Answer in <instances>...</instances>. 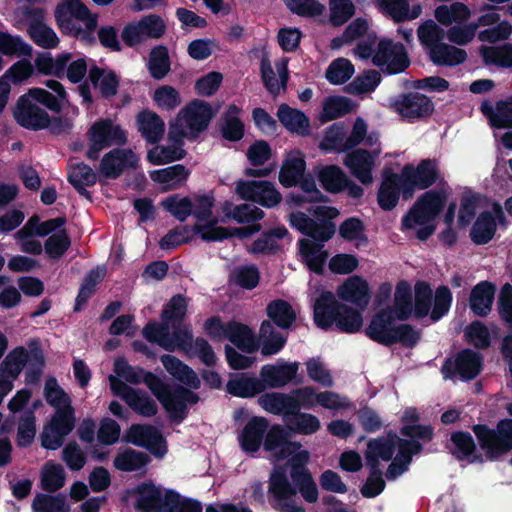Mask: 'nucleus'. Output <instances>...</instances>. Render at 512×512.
I'll use <instances>...</instances> for the list:
<instances>
[{
  "mask_svg": "<svg viewBox=\"0 0 512 512\" xmlns=\"http://www.w3.org/2000/svg\"><path fill=\"white\" fill-rule=\"evenodd\" d=\"M289 481L284 467H276L269 477L268 491L277 502L275 509L281 512H305V509L297 505L292 498L299 492L308 503L318 500V488L312 474L300 476Z\"/></svg>",
  "mask_w": 512,
  "mask_h": 512,
  "instance_id": "nucleus-1",
  "label": "nucleus"
},
{
  "mask_svg": "<svg viewBox=\"0 0 512 512\" xmlns=\"http://www.w3.org/2000/svg\"><path fill=\"white\" fill-rule=\"evenodd\" d=\"M314 322L317 327L328 330L333 325L342 333L354 334L363 325L362 313L336 300L332 292H323L314 303Z\"/></svg>",
  "mask_w": 512,
  "mask_h": 512,
  "instance_id": "nucleus-2",
  "label": "nucleus"
},
{
  "mask_svg": "<svg viewBox=\"0 0 512 512\" xmlns=\"http://www.w3.org/2000/svg\"><path fill=\"white\" fill-rule=\"evenodd\" d=\"M153 396L159 401L171 424L180 425L189 416L190 407L196 405L200 396L195 389L177 383H159Z\"/></svg>",
  "mask_w": 512,
  "mask_h": 512,
  "instance_id": "nucleus-3",
  "label": "nucleus"
},
{
  "mask_svg": "<svg viewBox=\"0 0 512 512\" xmlns=\"http://www.w3.org/2000/svg\"><path fill=\"white\" fill-rule=\"evenodd\" d=\"M472 431L488 460H498L512 451V418L499 420L496 428H490L487 424H475Z\"/></svg>",
  "mask_w": 512,
  "mask_h": 512,
  "instance_id": "nucleus-4",
  "label": "nucleus"
},
{
  "mask_svg": "<svg viewBox=\"0 0 512 512\" xmlns=\"http://www.w3.org/2000/svg\"><path fill=\"white\" fill-rule=\"evenodd\" d=\"M447 193L443 189H431L420 195L409 211L402 217V230L413 229L434 221L444 209Z\"/></svg>",
  "mask_w": 512,
  "mask_h": 512,
  "instance_id": "nucleus-5",
  "label": "nucleus"
},
{
  "mask_svg": "<svg viewBox=\"0 0 512 512\" xmlns=\"http://www.w3.org/2000/svg\"><path fill=\"white\" fill-rule=\"evenodd\" d=\"M86 136L89 141V148L85 156L91 161L98 160L103 149L113 145L121 146L127 142L125 131L119 125H115L109 118L96 120L88 129Z\"/></svg>",
  "mask_w": 512,
  "mask_h": 512,
  "instance_id": "nucleus-6",
  "label": "nucleus"
},
{
  "mask_svg": "<svg viewBox=\"0 0 512 512\" xmlns=\"http://www.w3.org/2000/svg\"><path fill=\"white\" fill-rule=\"evenodd\" d=\"M167 30L164 19L154 13L142 16L138 21L127 23L121 32L123 43L130 48L144 43L148 39L158 40Z\"/></svg>",
  "mask_w": 512,
  "mask_h": 512,
  "instance_id": "nucleus-7",
  "label": "nucleus"
},
{
  "mask_svg": "<svg viewBox=\"0 0 512 512\" xmlns=\"http://www.w3.org/2000/svg\"><path fill=\"white\" fill-rule=\"evenodd\" d=\"M372 63L386 75L403 73L411 64L406 47L389 38L379 40Z\"/></svg>",
  "mask_w": 512,
  "mask_h": 512,
  "instance_id": "nucleus-8",
  "label": "nucleus"
},
{
  "mask_svg": "<svg viewBox=\"0 0 512 512\" xmlns=\"http://www.w3.org/2000/svg\"><path fill=\"white\" fill-rule=\"evenodd\" d=\"M390 108L408 123L426 119L435 110L431 98L417 91L394 96L390 99Z\"/></svg>",
  "mask_w": 512,
  "mask_h": 512,
  "instance_id": "nucleus-9",
  "label": "nucleus"
},
{
  "mask_svg": "<svg viewBox=\"0 0 512 512\" xmlns=\"http://www.w3.org/2000/svg\"><path fill=\"white\" fill-rule=\"evenodd\" d=\"M399 174L404 180L405 200H410L417 189L426 190L430 188L440 177L436 160L429 158L422 159L417 166L413 164L404 165Z\"/></svg>",
  "mask_w": 512,
  "mask_h": 512,
  "instance_id": "nucleus-10",
  "label": "nucleus"
},
{
  "mask_svg": "<svg viewBox=\"0 0 512 512\" xmlns=\"http://www.w3.org/2000/svg\"><path fill=\"white\" fill-rule=\"evenodd\" d=\"M483 368V356L472 349L460 350L454 358H446L441 367L444 379L458 376L462 381L475 379Z\"/></svg>",
  "mask_w": 512,
  "mask_h": 512,
  "instance_id": "nucleus-11",
  "label": "nucleus"
},
{
  "mask_svg": "<svg viewBox=\"0 0 512 512\" xmlns=\"http://www.w3.org/2000/svg\"><path fill=\"white\" fill-rule=\"evenodd\" d=\"M75 422V411L72 406L57 409L40 435L41 446L47 450L60 448L65 437L75 428Z\"/></svg>",
  "mask_w": 512,
  "mask_h": 512,
  "instance_id": "nucleus-12",
  "label": "nucleus"
},
{
  "mask_svg": "<svg viewBox=\"0 0 512 512\" xmlns=\"http://www.w3.org/2000/svg\"><path fill=\"white\" fill-rule=\"evenodd\" d=\"M321 187L332 194L345 192L351 199L358 200L363 197L364 189L351 180L337 165H323L316 171Z\"/></svg>",
  "mask_w": 512,
  "mask_h": 512,
  "instance_id": "nucleus-13",
  "label": "nucleus"
},
{
  "mask_svg": "<svg viewBox=\"0 0 512 512\" xmlns=\"http://www.w3.org/2000/svg\"><path fill=\"white\" fill-rule=\"evenodd\" d=\"M171 337L176 345V349L187 354L192 352L208 367L216 364L217 357L212 346L203 337H197L194 340L189 326H184L183 328L180 325L173 326Z\"/></svg>",
  "mask_w": 512,
  "mask_h": 512,
  "instance_id": "nucleus-14",
  "label": "nucleus"
},
{
  "mask_svg": "<svg viewBox=\"0 0 512 512\" xmlns=\"http://www.w3.org/2000/svg\"><path fill=\"white\" fill-rule=\"evenodd\" d=\"M214 115L215 111L210 103L194 99L180 110L178 119L184 122L190 138L198 139L207 130Z\"/></svg>",
  "mask_w": 512,
  "mask_h": 512,
  "instance_id": "nucleus-15",
  "label": "nucleus"
},
{
  "mask_svg": "<svg viewBox=\"0 0 512 512\" xmlns=\"http://www.w3.org/2000/svg\"><path fill=\"white\" fill-rule=\"evenodd\" d=\"M123 441L146 448L158 458H162L167 452L166 442L161 432L149 424H132L126 431Z\"/></svg>",
  "mask_w": 512,
  "mask_h": 512,
  "instance_id": "nucleus-16",
  "label": "nucleus"
},
{
  "mask_svg": "<svg viewBox=\"0 0 512 512\" xmlns=\"http://www.w3.org/2000/svg\"><path fill=\"white\" fill-rule=\"evenodd\" d=\"M13 117L18 125L31 131L46 129L50 123V115L24 94L13 108Z\"/></svg>",
  "mask_w": 512,
  "mask_h": 512,
  "instance_id": "nucleus-17",
  "label": "nucleus"
},
{
  "mask_svg": "<svg viewBox=\"0 0 512 512\" xmlns=\"http://www.w3.org/2000/svg\"><path fill=\"white\" fill-rule=\"evenodd\" d=\"M309 212L314 217V223L309 226L306 236L311 238V241L325 246V243L332 239L336 232V225L332 220L340 212L336 207L321 205L309 209Z\"/></svg>",
  "mask_w": 512,
  "mask_h": 512,
  "instance_id": "nucleus-18",
  "label": "nucleus"
},
{
  "mask_svg": "<svg viewBox=\"0 0 512 512\" xmlns=\"http://www.w3.org/2000/svg\"><path fill=\"white\" fill-rule=\"evenodd\" d=\"M445 448L457 461L483 463V454L477 449L473 436L467 431H454L450 434Z\"/></svg>",
  "mask_w": 512,
  "mask_h": 512,
  "instance_id": "nucleus-19",
  "label": "nucleus"
},
{
  "mask_svg": "<svg viewBox=\"0 0 512 512\" xmlns=\"http://www.w3.org/2000/svg\"><path fill=\"white\" fill-rule=\"evenodd\" d=\"M269 420L263 416H252L238 435L239 445L245 453H257L264 442Z\"/></svg>",
  "mask_w": 512,
  "mask_h": 512,
  "instance_id": "nucleus-20",
  "label": "nucleus"
},
{
  "mask_svg": "<svg viewBox=\"0 0 512 512\" xmlns=\"http://www.w3.org/2000/svg\"><path fill=\"white\" fill-rule=\"evenodd\" d=\"M138 159L131 149L115 148L101 159L99 173L107 179H117L125 168H136Z\"/></svg>",
  "mask_w": 512,
  "mask_h": 512,
  "instance_id": "nucleus-21",
  "label": "nucleus"
},
{
  "mask_svg": "<svg viewBox=\"0 0 512 512\" xmlns=\"http://www.w3.org/2000/svg\"><path fill=\"white\" fill-rule=\"evenodd\" d=\"M400 196L405 200L404 180L398 173L385 172L377 192L379 207L384 211H391L397 206Z\"/></svg>",
  "mask_w": 512,
  "mask_h": 512,
  "instance_id": "nucleus-22",
  "label": "nucleus"
},
{
  "mask_svg": "<svg viewBox=\"0 0 512 512\" xmlns=\"http://www.w3.org/2000/svg\"><path fill=\"white\" fill-rule=\"evenodd\" d=\"M343 164L363 185L372 183V169L375 164V158L370 151L363 148L352 150L346 153Z\"/></svg>",
  "mask_w": 512,
  "mask_h": 512,
  "instance_id": "nucleus-23",
  "label": "nucleus"
},
{
  "mask_svg": "<svg viewBox=\"0 0 512 512\" xmlns=\"http://www.w3.org/2000/svg\"><path fill=\"white\" fill-rule=\"evenodd\" d=\"M138 497L134 502L137 512H162L163 493L151 480L139 483L132 490Z\"/></svg>",
  "mask_w": 512,
  "mask_h": 512,
  "instance_id": "nucleus-24",
  "label": "nucleus"
},
{
  "mask_svg": "<svg viewBox=\"0 0 512 512\" xmlns=\"http://www.w3.org/2000/svg\"><path fill=\"white\" fill-rule=\"evenodd\" d=\"M258 403L266 412L281 416L284 423L299 408L291 392H267L259 397Z\"/></svg>",
  "mask_w": 512,
  "mask_h": 512,
  "instance_id": "nucleus-25",
  "label": "nucleus"
},
{
  "mask_svg": "<svg viewBox=\"0 0 512 512\" xmlns=\"http://www.w3.org/2000/svg\"><path fill=\"white\" fill-rule=\"evenodd\" d=\"M299 363L266 364L261 367L260 377L267 388H282L296 378Z\"/></svg>",
  "mask_w": 512,
  "mask_h": 512,
  "instance_id": "nucleus-26",
  "label": "nucleus"
},
{
  "mask_svg": "<svg viewBox=\"0 0 512 512\" xmlns=\"http://www.w3.org/2000/svg\"><path fill=\"white\" fill-rule=\"evenodd\" d=\"M393 434L390 431L387 437H377L371 439L367 443V449L364 453L367 468H380V460L390 461L395 453V441Z\"/></svg>",
  "mask_w": 512,
  "mask_h": 512,
  "instance_id": "nucleus-27",
  "label": "nucleus"
},
{
  "mask_svg": "<svg viewBox=\"0 0 512 512\" xmlns=\"http://www.w3.org/2000/svg\"><path fill=\"white\" fill-rule=\"evenodd\" d=\"M266 390V385L255 376L246 372L234 373L226 384V392L239 398H252Z\"/></svg>",
  "mask_w": 512,
  "mask_h": 512,
  "instance_id": "nucleus-28",
  "label": "nucleus"
},
{
  "mask_svg": "<svg viewBox=\"0 0 512 512\" xmlns=\"http://www.w3.org/2000/svg\"><path fill=\"white\" fill-rule=\"evenodd\" d=\"M276 115L288 132L301 137H307L311 134L310 120L303 111L282 103L279 105Z\"/></svg>",
  "mask_w": 512,
  "mask_h": 512,
  "instance_id": "nucleus-29",
  "label": "nucleus"
},
{
  "mask_svg": "<svg viewBox=\"0 0 512 512\" xmlns=\"http://www.w3.org/2000/svg\"><path fill=\"white\" fill-rule=\"evenodd\" d=\"M299 254L306 267L317 275L324 273V267L329 253L325 250L323 244H318L310 239L302 238L298 240Z\"/></svg>",
  "mask_w": 512,
  "mask_h": 512,
  "instance_id": "nucleus-30",
  "label": "nucleus"
},
{
  "mask_svg": "<svg viewBox=\"0 0 512 512\" xmlns=\"http://www.w3.org/2000/svg\"><path fill=\"white\" fill-rule=\"evenodd\" d=\"M496 286L487 280L478 282L471 290L469 307L479 317H486L492 310Z\"/></svg>",
  "mask_w": 512,
  "mask_h": 512,
  "instance_id": "nucleus-31",
  "label": "nucleus"
},
{
  "mask_svg": "<svg viewBox=\"0 0 512 512\" xmlns=\"http://www.w3.org/2000/svg\"><path fill=\"white\" fill-rule=\"evenodd\" d=\"M160 361L166 371L179 382L178 384L191 389H199L201 387V380L197 373L176 356L164 354L160 357Z\"/></svg>",
  "mask_w": 512,
  "mask_h": 512,
  "instance_id": "nucleus-32",
  "label": "nucleus"
},
{
  "mask_svg": "<svg viewBox=\"0 0 512 512\" xmlns=\"http://www.w3.org/2000/svg\"><path fill=\"white\" fill-rule=\"evenodd\" d=\"M393 323L392 311L383 309L373 315L369 325L365 328V335L381 345L389 346L394 328Z\"/></svg>",
  "mask_w": 512,
  "mask_h": 512,
  "instance_id": "nucleus-33",
  "label": "nucleus"
},
{
  "mask_svg": "<svg viewBox=\"0 0 512 512\" xmlns=\"http://www.w3.org/2000/svg\"><path fill=\"white\" fill-rule=\"evenodd\" d=\"M226 339L247 354H252L259 349V342L255 339L252 329L235 320L227 322Z\"/></svg>",
  "mask_w": 512,
  "mask_h": 512,
  "instance_id": "nucleus-34",
  "label": "nucleus"
},
{
  "mask_svg": "<svg viewBox=\"0 0 512 512\" xmlns=\"http://www.w3.org/2000/svg\"><path fill=\"white\" fill-rule=\"evenodd\" d=\"M340 299L353 303L364 309L369 303V286L360 276L347 279L337 290Z\"/></svg>",
  "mask_w": 512,
  "mask_h": 512,
  "instance_id": "nucleus-35",
  "label": "nucleus"
},
{
  "mask_svg": "<svg viewBox=\"0 0 512 512\" xmlns=\"http://www.w3.org/2000/svg\"><path fill=\"white\" fill-rule=\"evenodd\" d=\"M138 131L141 136L150 144H157L165 133V123L155 112L144 109L137 115Z\"/></svg>",
  "mask_w": 512,
  "mask_h": 512,
  "instance_id": "nucleus-36",
  "label": "nucleus"
},
{
  "mask_svg": "<svg viewBox=\"0 0 512 512\" xmlns=\"http://www.w3.org/2000/svg\"><path fill=\"white\" fill-rule=\"evenodd\" d=\"M306 171V161L304 155L296 150L290 154L282 163L279 171V182L285 188H291L298 185L299 180L303 178Z\"/></svg>",
  "mask_w": 512,
  "mask_h": 512,
  "instance_id": "nucleus-37",
  "label": "nucleus"
},
{
  "mask_svg": "<svg viewBox=\"0 0 512 512\" xmlns=\"http://www.w3.org/2000/svg\"><path fill=\"white\" fill-rule=\"evenodd\" d=\"M430 61L437 66L454 67L464 63L467 52L443 41L427 51Z\"/></svg>",
  "mask_w": 512,
  "mask_h": 512,
  "instance_id": "nucleus-38",
  "label": "nucleus"
},
{
  "mask_svg": "<svg viewBox=\"0 0 512 512\" xmlns=\"http://www.w3.org/2000/svg\"><path fill=\"white\" fill-rule=\"evenodd\" d=\"M67 180L80 196L91 200V193L86 187L93 186L97 182V176L89 165L84 162L71 165Z\"/></svg>",
  "mask_w": 512,
  "mask_h": 512,
  "instance_id": "nucleus-39",
  "label": "nucleus"
},
{
  "mask_svg": "<svg viewBox=\"0 0 512 512\" xmlns=\"http://www.w3.org/2000/svg\"><path fill=\"white\" fill-rule=\"evenodd\" d=\"M289 234L285 226H278L267 231L252 243L250 252L261 255H274L280 250L278 240L285 238Z\"/></svg>",
  "mask_w": 512,
  "mask_h": 512,
  "instance_id": "nucleus-40",
  "label": "nucleus"
},
{
  "mask_svg": "<svg viewBox=\"0 0 512 512\" xmlns=\"http://www.w3.org/2000/svg\"><path fill=\"white\" fill-rule=\"evenodd\" d=\"M497 224L491 211H482L474 221L469 236L475 245L488 244L495 236Z\"/></svg>",
  "mask_w": 512,
  "mask_h": 512,
  "instance_id": "nucleus-41",
  "label": "nucleus"
},
{
  "mask_svg": "<svg viewBox=\"0 0 512 512\" xmlns=\"http://www.w3.org/2000/svg\"><path fill=\"white\" fill-rule=\"evenodd\" d=\"M266 314L272 325L284 330L291 328L296 321V313L292 305L283 299L270 301L266 306Z\"/></svg>",
  "mask_w": 512,
  "mask_h": 512,
  "instance_id": "nucleus-42",
  "label": "nucleus"
},
{
  "mask_svg": "<svg viewBox=\"0 0 512 512\" xmlns=\"http://www.w3.org/2000/svg\"><path fill=\"white\" fill-rule=\"evenodd\" d=\"M150 461L147 453L128 447L116 454L113 466L121 472H134L145 468Z\"/></svg>",
  "mask_w": 512,
  "mask_h": 512,
  "instance_id": "nucleus-43",
  "label": "nucleus"
},
{
  "mask_svg": "<svg viewBox=\"0 0 512 512\" xmlns=\"http://www.w3.org/2000/svg\"><path fill=\"white\" fill-rule=\"evenodd\" d=\"M261 341V354L263 356H272L279 353L285 346L287 336L276 331L272 323L264 320L259 329Z\"/></svg>",
  "mask_w": 512,
  "mask_h": 512,
  "instance_id": "nucleus-44",
  "label": "nucleus"
},
{
  "mask_svg": "<svg viewBox=\"0 0 512 512\" xmlns=\"http://www.w3.org/2000/svg\"><path fill=\"white\" fill-rule=\"evenodd\" d=\"M471 16L469 7L462 2H452L448 5H439L434 10L435 19L443 26H450L453 23L463 24Z\"/></svg>",
  "mask_w": 512,
  "mask_h": 512,
  "instance_id": "nucleus-45",
  "label": "nucleus"
},
{
  "mask_svg": "<svg viewBox=\"0 0 512 512\" xmlns=\"http://www.w3.org/2000/svg\"><path fill=\"white\" fill-rule=\"evenodd\" d=\"M142 335L148 342L157 344L168 352H174L176 350L169 325L165 321L162 323L155 321L148 322L142 329Z\"/></svg>",
  "mask_w": 512,
  "mask_h": 512,
  "instance_id": "nucleus-46",
  "label": "nucleus"
},
{
  "mask_svg": "<svg viewBox=\"0 0 512 512\" xmlns=\"http://www.w3.org/2000/svg\"><path fill=\"white\" fill-rule=\"evenodd\" d=\"M147 68L155 80H161L168 75L171 71V60L167 46L160 44L151 49Z\"/></svg>",
  "mask_w": 512,
  "mask_h": 512,
  "instance_id": "nucleus-47",
  "label": "nucleus"
},
{
  "mask_svg": "<svg viewBox=\"0 0 512 512\" xmlns=\"http://www.w3.org/2000/svg\"><path fill=\"white\" fill-rule=\"evenodd\" d=\"M105 276L104 268L91 269L84 277L75 299L74 311H81L83 305L95 294L96 286Z\"/></svg>",
  "mask_w": 512,
  "mask_h": 512,
  "instance_id": "nucleus-48",
  "label": "nucleus"
},
{
  "mask_svg": "<svg viewBox=\"0 0 512 512\" xmlns=\"http://www.w3.org/2000/svg\"><path fill=\"white\" fill-rule=\"evenodd\" d=\"M382 77L379 71L369 69L357 75L344 87V91L350 95H361L373 92L381 83Z\"/></svg>",
  "mask_w": 512,
  "mask_h": 512,
  "instance_id": "nucleus-49",
  "label": "nucleus"
},
{
  "mask_svg": "<svg viewBox=\"0 0 512 512\" xmlns=\"http://www.w3.org/2000/svg\"><path fill=\"white\" fill-rule=\"evenodd\" d=\"M189 170L183 164H175L150 172L151 179L160 184H169V188L181 186L189 177Z\"/></svg>",
  "mask_w": 512,
  "mask_h": 512,
  "instance_id": "nucleus-50",
  "label": "nucleus"
},
{
  "mask_svg": "<svg viewBox=\"0 0 512 512\" xmlns=\"http://www.w3.org/2000/svg\"><path fill=\"white\" fill-rule=\"evenodd\" d=\"M285 424H287L292 435H312L321 428V423L317 416L299 410L292 413Z\"/></svg>",
  "mask_w": 512,
  "mask_h": 512,
  "instance_id": "nucleus-51",
  "label": "nucleus"
},
{
  "mask_svg": "<svg viewBox=\"0 0 512 512\" xmlns=\"http://www.w3.org/2000/svg\"><path fill=\"white\" fill-rule=\"evenodd\" d=\"M433 291L429 282L418 280L414 285V316L422 319L431 313Z\"/></svg>",
  "mask_w": 512,
  "mask_h": 512,
  "instance_id": "nucleus-52",
  "label": "nucleus"
},
{
  "mask_svg": "<svg viewBox=\"0 0 512 512\" xmlns=\"http://www.w3.org/2000/svg\"><path fill=\"white\" fill-rule=\"evenodd\" d=\"M223 211L228 218L240 224H252L264 217L263 210L250 204L233 206L230 203H226Z\"/></svg>",
  "mask_w": 512,
  "mask_h": 512,
  "instance_id": "nucleus-53",
  "label": "nucleus"
},
{
  "mask_svg": "<svg viewBox=\"0 0 512 512\" xmlns=\"http://www.w3.org/2000/svg\"><path fill=\"white\" fill-rule=\"evenodd\" d=\"M482 59L487 65H495L501 68L512 67V45L505 43L501 46L486 47L480 49Z\"/></svg>",
  "mask_w": 512,
  "mask_h": 512,
  "instance_id": "nucleus-54",
  "label": "nucleus"
},
{
  "mask_svg": "<svg viewBox=\"0 0 512 512\" xmlns=\"http://www.w3.org/2000/svg\"><path fill=\"white\" fill-rule=\"evenodd\" d=\"M33 48L19 35L0 31V52L5 56H31Z\"/></svg>",
  "mask_w": 512,
  "mask_h": 512,
  "instance_id": "nucleus-55",
  "label": "nucleus"
},
{
  "mask_svg": "<svg viewBox=\"0 0 512 512\" xmlns=\"http://www.w3.org/2000/svg\"><path fill=\"white\" fill-rule=\"evenodd\" d=\"M339 236L348 242L357 241L356 246L366 245L368 237L365 234V225L358 217H349L345 219L338 228Z\"/></svg>",
  "mask_w": 512,
  "mask_h": 512,
  "instance_id": "nucleus-56",
  "label": "nucleus"
},
{
  "mask_svg": "<svg viewBox=\"0 0 512 512\" xmlns=\"http://www.w3.org/2000/svg\"><path fill=\"white\" fill-rule=\"evenodd\" d=\"M420 44L426 51L439 44L446 37V32L434 20L427 19L417 29Z\"/></svg>",
  "mask_w": 512,
  "mask_h": 512,
  "instance_id": "nucleus-57",
  "label": "nucleus"
},
{
  "mask_svg": "<svg viewBox=\"0 0 512 512\" xmlns=\"http://www.w3.org/2000/svg\"><path fill=\"white\" fill-rule=\"evenodd\" d=\"M187 313L185 296L176 294L171 297L161 312V319L172 326L181 325Z\"/></svg>",
  "mask_w": 512,
  "mask_h": 512,
  "instance_id": "nucleus-58",
  "label": "nucleus"
},
{
  "mask_svg": "<svg viewBox=\"0 0 512 512\" xmlns=\"http://www.w3.org/2000/svg\"><path fill=\"white\" fill-rule=\"evenodd\" d=\"M65 485V471L60 464L46 463L41 472V488L54 493Z\"/></svg>",
  "mask_w": 512,
  "mask_h": 512,
  "instance_id": "nucleus-59",
  "label": "nucleus"
},
{
  "mask_svg": "<svg viewBox=\"0 0 512 512\" xmlns=\"http://www.w3.org/2000/svg\"><path fill=\"white\" fill-rule=\"evenodd\" d=\"M354 65L346 58L333 60L325 71V78L333 85L346 83L354 74Z\"/></svg>",
  "mask_w": 512,
  "mask_h": 512,
  "instance_id": "nucleus-60",
  "label": "nucleus"
},
{
  "mask_svg": "<svg viewBox=\"0 0 512 512\" xmlns=\"http://www.w3.org/2000/svg\"><path fill=\"white\" fill-rule=\"evenodd\" d=\"M161 205L180 222H184L193 213V202L188 196L180 198L174 194L162 200Z\"/></svg>",
  "mask_w": 512,
  "mask_h": 512,
  "instance_id": "nucleus-61",
  "label": "nucleus"
},
{
  "mask_svg": "<svg viewBox=\"0 0 512 512\" xmlns=\"http://www.w3.org/2000/svg\"><path fill=\"white\" fill-rule=\"evenodd\" d=\"M186 151L175 146H155L147 152V161L153 165H164L174 161L182 160Z\"/></svg>",
  "mask_w": 512,
  "mask_h": 512,
  "instance_id": "nucleus-62",
  "label": "nucleus"
},
{
  "mask_svg": "<svg viewBox=\"0 0 512 512\" xmlns=\"http://www.w3.org/2000/svg\"><path fill=\"white\" fill-rule=\"evenodd\" d=\"M44 398L46 402L57 409L71 406L70 396L59 386L55 377H49L44 385Z\"/></svg>",
  "mask_w": 512,
  "mask_h": 512,
  "instance_id": "nucleus-63",
  "label": "nucleus"
},
{
  "mask_svg": "<svg viewBox=\"0 0 512 512\" xmlns=\"http://www.w3.org/2000/svg\"><path fill=\"white\" fill-rule=\"evenodd\" d=\"M34 512H68L65 497L61 494L38 493L32 502Z\"/></svg>",
  "mask_w": 512,
  "mask_h": 512,
  "instance_id": "nucleus-64",
  "label": "nucleus"
}]
</instances>
